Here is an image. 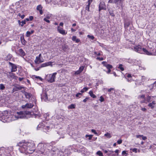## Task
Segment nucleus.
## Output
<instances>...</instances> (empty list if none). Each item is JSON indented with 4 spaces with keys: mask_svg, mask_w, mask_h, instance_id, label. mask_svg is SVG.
<instances>
[{
    "mask_svg": "<svg viewBox=\"0 0 156 156\" xmlns=\"http://www.w3.org/2000/svg\"><path fill=\"white\" fill-rule=\"evenodd\" d=\"M27 112H20L14 113L13 114L10 115L9 118L11 121H14L19 119H23L26 117L25 114H27Z\"/></svg>",
    "mask_w": 156,
    "mask_h": 156,
    "instance_id": "nucleus-1",
    "label": "nucleus"
},
{
    "mask_svg": "<svg viewBox=\"0 0 156 156\" xmlns=\"http://www.w3.org/2000/svg\"><path fill=\"white\" fill-rule=\"evenodd\" d=\"M27 142H25L24 141H22L19 142L17 143L16 146L19 147V149L21 153H31V152H30L27 150Z\"/></svg>",
    "mask_w": 156,
    "mask_h": 156,
    "instance_id": "nucleus-2",
    "label": "nucleus"
},
{
    "mask_svg": "<svg viewBox=\"0 0 156 156\" xmlns=\"http://www.w3.org/2000/svg\"><path fill=\"white\" fill-rule=\"evenodd\" d=\"M56 74V73H54L53 74L47 75L46 78L47 80L50 83H52L55 81Z\"/></svg>",
    "mask_w": 156,
    "mask_h": 156,
    "instance_id": "nucleus-3",
    "label": "nucleus"
},
{
    "mask_svg": "<svg viewBox=\"0 0 156 156\" xmlns=\"http://www.w3.org/2000/svg\"><path fill=\"white\" fill-rule=\"evenodd\" d=\"M27 147L28 151L32 153L35 150V145L34 142H27Z\"/></svg>",
    "mask_w": 156,
    "mask_h": 156,
    "instance_id": "nucleus-4",
    "label": "nucleus"
},
{
    "mask_svg": "<svg viewBox=\"0 0 156 156\" xmlns=\"http://www.w3.org/2000/svg\"><path fill=\"white\" fill-rule=\"evenodd\" d=\"M44 62V60L42 57L41 54H40L37 56H36L34 60L36 64H39Z\"/></svg>",
    "mask_w": 156,
    "mask_h": 156,
    "instance_id": "nucleus-5",
    "label": "nucleus"
},
{
    "mask_svg": "<svg viewBox=\"0 0 156 156\" xmlns=\"http://www.w3.org/2000/svg\"><path fill=\"white\" fill-rule=\"evenodd\" d=\"M47 146L46 144L43 143H40L38 145L37 148L41 153H44L45 151L44 147H46Z\"/></svg>",
    "mask_w": 156,
    "mask_h": 156,
    "instance_id": "nucleus-6",
    "label": "nucleus"
},
{
    "mask_svg": "<svg viewBox=\"0 0 156 156\" xmlns=\"http://www.w3.org/2000/svg\"><path fill=\"white\" fill-rule=\"evenodd\" d=\"M37 127L42 128L43 131L45 132L48 131L50 129V126H44L43 123L39 124L38 126Z\"/></svg>",
    "mask_w": 156,
    "mask_h": 156,
    "instance_id": "nucleus-7",
    "label": "nucleus"
},
{
    "mask_svg": "<svg viewBox=\"0 0 156 156\" xmlns=\"http://www.w3.org/2000/svg\"><path fill=\"white\" fill-rule=\"evenodd\" d=\"M8 151V150L7 149H6L5 150V149L3 148L2 149H0V156H10V154L9 153H7V154H5L4 151H5V153L7 152Z\"/></svg>",
    "mask_w": 156,
    "mask_h": 156,
    "instance_id": "nucleus-8",
    "label": "nucleus"
},
{
    "mask_svg": "<svg viewBox=\"0 0 156 156\" xmlns=\"http://www.w3.org/2000/svg\"><path fill=\"white\" fill-rule=\"evenodd\" d=\"M9 64L11 67V72H16L17 70L16 66L11 62H9Z\"/></svg>",
    "mask_w": 156,
    "mask_h": 156,
    "instance_id": "nucleus-9",
    "label": "nucleus"
},
{
    "mask_svg": "<svg viewBox=\"0 0 156 156\" xmlns=\"http://www.w3.org/2000/svg\"><path fill=\"white\" fill-rule=\"evenodd\" d=\"M102 9H106V5L104 2H101L99 4V11H100Z\"/></svg>",
    "mask_w": 156,
    "mask_h": 156,
    "instance_id": "nucleus-10",
    "label": "nucleus"
},
{
    "mask_svg": "<svg viewBox=\"0 0 156 156\" xmlns=\"http://www.w3.org/2000/svg\"><path fill=\"white\" fill-rule=\"evenodd\" d=\"M33 105L31 103H27L25 105H23L21 107L23 108H30L33 107Z\"/></svg>",
    "mask_w": 156,
    "mask_h": 156,
    "instance_id": "nucleus-11",
    "label": "nucleus"
},
{
    "mask_svg": "<svg viewBox=\"0 0 156 156\" xmlns=\"http://www.w3.org/2000/svg\"><path fill=\"white\" fill-rule=\"evenodd\" d=\"M58 32L60 34H66L67 33V32H65V30H63L62 28H60L59 27H58Z\"/></svg>",
    "mask_w": 156,
    "mask_h": 156,
    "instance_id": "nucleus-12",
    "label": "nucleus"
},
{
    "mask_svg": "<svg viewBox=\"0 0 156 156\" xmlns=\"http://www.w3.org/2000/svg\"><path fill=\"white\" fill-rule=\"evenodd\" d=\"M43 7L41 5H38L37 7V10L39 11L40 13V14L42 15L43 14V11L42 10Z\"/></svg>",
    "mask_w": 156,
    "mask_h": 156,
    "instance_id": "nucleus-13",
    "label": "nucleus"
},
{
    "mask_svg": "<svg viewBox=\"0 0 156 156\" xmlns=\"http://www.w3.org/2000/svg\"><path fill=\"white\" fill-rule=\"evenodd\" d=\"M51 63H52L50 62L43 63L41 65V66L40 67V68L45 67L51 65Z\"/></svg>",
    "mask_w": 156,
    "mask_h": 156,
    "instance_id": "nucleus-14",
    "label": "nucleus"
},
{
    "mask_svg": "<svg viewBox=\"0 0 156 156\" xmlns=\"http://www.w3.org/2000/svg\"><path fill=\"white\" fill-rule=\"evenodd\" d=\"M18 52L19 55L21 57H23L25 55V52L21 48H20Z\"/></svg>",
    "mask_w": 156,
    "mask_h": 156,
    "instance_id": "nucleus-15",
    "label": "nucleus"
},
{
    "mask_svg": "<svg viewBox=\"0 0 156 156\" xmlns=\"http://www.w3.org/2000/svg\"><path fill=\"white\" fill-rule=\"evenodd\" d=\"M24 94L26 98L27 99H30L32 96L31 94L27 92H25Z\"/></svg>",
    "mask_w": 156,
    "mask_h": 156,
    "instance_id": "nucleus-16",
    "label": "nucleus"
},
{
    "mask_svg": "<svg viewBox=\"0 0 156 156\" xmlns=\"http://www.w3.org/2000/svg\"><path fill=\"white\" fill-rule=\"evenodd\" d=\"M155 104V101H153L151 103H149L148 106L149 107H150L151 108L153 109L154 108Z\"/></svg>",
    "mask_w": 156,
    "mask_h": 156,
    "instance_id": "nucleus-17",
    "label": "nucleus"
},
{
    "mask_svg": "<svg viewBox=\"0 0 156 156\" xmlns=\"http://www.w3.org/2000/svg\"><path fill=\"white\" fill-rule=\"evenodd\" d=\"M10 76L12 78L14 79H16L17 77L15 75V74L14 73H12L11 72H9V73Z\"/></svg>",
    "mask_w": 156,
    "mask_h": 156,
    "instance_id": "nucleus-18",
    "label": "nucleus"
},
{
    "mask_svg": "<svg viewBox=\"0 0 156 156\" xmlns=\"http://www.w3.org/2000/svg\"><path fill=\"white\" fill-rule=\"evenodd\" d=\"M124 0H115V4L117 5H122Z\"/></svg>",
    "mask_w": 156,
    "mask_h": 156,
    "instance_id": "nucleus-19",
    "label": "nucleus"
},
{
    "mask_svg": "<svg viewBox=\"0 0 156 156\" xmlns=\"http://www.w3.org/2000/svg\"><path fill=\"white\" fill-rule=\"evenodd\" d=\"M57 150L58 151V150L56 148H53L50 151H48L52 155L54 154H55L56 152L57 151Z\"/></svg>",
    "mask_w": 156,
    "mask_h": 156,
    "instance_id": "nucleus-20",
    "label": "nucleus"
},
{
    "mask_svg": "<svg viewBox=\"0 0 156 156\" xmlns=\"http://www.w3.org/2000/svg\"><path fill=\"white\" fill-rule=\"evenodd\" d=\"M20 40L21 42L23 44L25 45L26 44V41L24 39V37L23 36L20 37Z\"/></svg>",
    "mask_w": 156,
    "mask_h": 156,
    "instance_id": "nucleus-21",
    "label": "nucleus"
},
{
    "mask_svg": "<svg viewBox=\"0 0 156 156\" xmlns=\"http://www.w3.org/2000/svg\"><path fill=\"white\" fill-rule=\"evenodd\" d=\"M89 94L90 96L93 98H95L96 97V96L93 94V92L92 91H90L89 92Z\"/></svg>",
    "mask_w": 156,
    "mask_h": 156,
    "instance_id": "nucleus-22",
    "label": "nucleus"
},
{
    "mask_svg": "<svg viewBox=\"0 0 156 156\" xmlns=\"http://www.w3.org/2000/svg\"><path fill=\"white\" fill-rule=\"evenodd\" d=\"M104 136L108 138H110L112 137L110 134L108 133H106L105 134Z\"/></svg>",
    "mask_w": 156,
    "mask_h": 156,
    "instance_id": "nucleus-23",
    "label": "nucleus"
},
{
    "mask_svg": "<svg viewBox=\"0 0 156 156\" xmlns=\"http://www.w3.org/2000/svg\"><path fill=\"white\" fill-rule=\"evenodd\" d=\"M5 85L3 84H0V90H3L5 89Z\"/></svg>",
    "mask_w": 156,
    "mask_h": 156,
    "instance_id": "nucleus-24",
    "label": "nucleus"
},
{
    "mask_svg": "<svg viewBox=\"0 0 156 156\" xmlns=\"http://www.w3.org/2000/svg\"><path fill=\"white\" fill-rule=\"evenodd\" d=\"M118 68L122 71H123L124 70V68L123 67V65L122 64H120Z\"/></svg>",
    "mask_w": 156,
    "mask_h": 156,
    "instance_id": "nucleus-25",
    "label": "nucleus"
},
{
    "mask_svg": "<svg viewBox=\"0 0 156 156\" xmlns=\"http://www.w3.org/2000/svg\"><path fill=\"white\" fill-rule=\"evenodd\" d=\"M75 108V105L74 104H72L68 107L69 109H73Z\"/></svg>",
    "mask_w": 156,
    "mask_h": 156,
    "instance_id": "nucleus-26",
    "label": "nucleus"
},
{
    "mask_svg": "<svg viewBox=\"0 0 156 156\" xmlns=\"http://www.w3.org/2000/svg\"><path fill=\"white\" fill-rule=\"evenodd\" d=\"M45 98V99H47L48 96L46 94V93H44L43 95H42L41 96V98Z\"/></svg>",
    "mask_w": 156,
    "mask_h": 156,
    "instance_id": "nucleus-27",
    "label": "nucleus"
},
{
    "mask_svg": "<svg viewBox=\"0 0 156 156\" xmlns=\"http://www.w3.org/2000/svg\"><path fill=\"white\" fill-rule=\"evenodd\" d=\"M106 68L108 69H111L112 68V65L110 64H108L106 66Z\"/></svg>",
    "mask_w": 156,
    "mask_h": 156,
    "instance_id": "nucleus-28",
    "label": "nucleus"
},
{
    "mask_svg": "<svg viewBox=\"0 0 156 156\" xmlns=\"http://www.w3.org/2000/svg\"><path fill=\"white\" fill-rule=\"evenodd\" d=\"M97 154L99 155V156H102L103 155V153L101 151H98L96 153Z\"/></svg>",
    "mask_w": 156,
    "mask_h": 156,
    "instance_id": "nucleus-29",
    "label": "nucleus"
},
{
    "mask_svg": "<svg viewBox=\"0 0 156 156\" xmlns=\"http://www.w3.org/2000/svg\"><path fill=\"white\" fill-rule=\"evenodd\" d=\"M87 37L91 39V40H93L94 38V37L93 35H88L87 36Z\"/></svg>",
    "mask_w": 156,
    "mask_h": 156,
    "instance_id": "nucleus-30",
    "label": "nucleus"
},
{
    "mask_svg": "<svg viewBox=\"0 0 156 156\" xmlns=\"http://www.w3.org/2000/svg\"><path fill=\"white\" fill-rule=\"evenodd\" d=\"M31 34L30 32V31H27L26 32V36L27 37H29L30 36V35H31Z\"/></svg>",
    "mask_w": 156,
    "mask_h": 156,
    "instance_id": "nucleus-31",
    "label": "nucleus"
},
{
    "mask_svg": "<svg viewBox=\"0 0 156 156\" xmlns=\"http://www.w3.org/2000/svg\"><path fill=\"white\" fill-rule=\"evenodd\" d=\"M128 154L126 153L125 151H122V155L123 156H126Z\"/></svg>",
    "mask_w": 156,
    "mask_h": 156,
    "instance_id": "nucleus-32",
    "label": "nucleus"
},
{
    "mask_svg": "<svg viewBox=\"0 0 156 156\" xmlns=\"http://www.w3.org/2000/svg\"><path fill=\"white\" fill-rule=\"evenodd\" d=\"M90 5H89L88 4L87 5L86 7V10H87L88 11H89V8H90Z\"/></svg>",
    "mask_w": 156,
    "mask_h": 156,
    "instance_id": "nucleus-33",
    "label": "nucleus"
},
{
    "mask_svg": "<svg viewBox=\"0 0 156 156\" xmlns=\"http://www.w3.org/2000/svg\"><path fill=\"white\" fill-rule=\"evenodd\" d=\"M84 66H81L80 67L79 70L80 71L81 73L83 71V69H84Z\"/></svg>",
    "mask_w": 156,
    "mask_h": 156,
    "instance_id": "nucleus-34",
    "label": "nucleus"
},
{
    "mask_svg": "<svg viewBox=\"0 0 156 156\" xmlns=\"http://www.w3.org/2000/svg\"><path fill=\"white\" fill-rule=\"evenodd\" d=\"M92 136H93V135H86V137H89L88 139L89 140H90L91 139Z\"/></svg>",
    "mask_w": 156,
    "mask_h": 156,
    "instance_id": "nucleus-35",
    "label": "nucleus"
},
{
    "mask_svg": "<svg viewBox=\"0 0 156 156\" xmlns=\"http://www.w3.org/2000/svg\"><path fill=\"white\" fill-rule=\"evenodd\" d=\"M94 54L96 55L97 56H100L101 55V53L100 52H94Z\"/></svg>",
    "mask_w": 156,
    "mask_h": 156,
    "instance_id": "nucleus-36",
    "label": "nucleus"
},
{
    "mask_svg": "<svg viewBox=\"0 0 156 156\" xmlns=\"http://www.w3.org/2000/svg\"><path fill=\"white\" fill-rule=\"evenodd\" d=\"M82 95V93H78L76 94V97H78L79 98H80L79 96Z\"/></svg>",
    "mask_w": 156,
    "mask_h": 156,
    "instance_id": "nucleus-37",
    "label": "nucleus"
},
{
    "mask_svg": "<svg viewBox=\"0 0 156 156\" xmlns=\"http://www.w3.org/2000/svg\"><path fill=\"white\" fill-rule=\"evenodd\" d=\"M99 100L101 102H103L104 101V99L102 96H101Z\"/></svg>",
    "mask_w": 156,
    "mask_h": 156,
    "instance_id": "nucleus-38",
    "label": "nucleus"
},
{
    "mask_svg": "<svg viewBox=\"0 0 156 156\" xmlns=\"http://www.w3.org/2000/svg\"><path fill=\"white\" fill-rule=\"evenodd\" d=\"M80 73H81V72H80L79 70H77L76 71L75 73V75H78L80 74Z\"/></svg>",
    "mask_w": 156,
    "mask_h": 156,
    "instance_id": "nucleus-39",
    "label": "nucleus"
},
{
    "mask_svg": "<svg viewBox=\"0 0 156 156\" xmlns=\"http://www.w3.org/2000/svg\"><path fill=\"white\" fill-rule=\"evenodd\" d=\"M102 64L105 66L106 67L107 64L106 62L103 61L102 62Z\"/></svg>",
    "mask_w": 156,
    "mask_h": 156,
    "instance_id": "nucleus-40",
    "label": "nucleus"
},
{
    "mask_svg": "<svg viewBox=\"0 0 156 156\" xmlns=\"http://www.w3.org/2000/svg\"><path fill=\"white\" fill-rule=\"evenodd\" d=\"M26 20H24L21 22L22 24H21V26H23L24 24H26Z\"/></svg>",
    "mask_w": 156,
    "mask_h": 156,
    "instance_id": "nucleus-41",
    "label": "nucleus"
},
{
    "mask_svg": "<svg viewBox=\"0 0 156 156\" xmlns=\"http://www.w3.org/2000/svg\"><path fill=\"white\" fill-rule=\"evenodd\" d=\"M146 80V78L145 77V76H142V78H141V80L142 82L144 81L145 80Z\"/></svg>",
    "mask_w": 156,
    "mask_h": 156,
    "instance_id": "nucleus-42",
    "label": "nucleus"
},
{
    "mask_svg": "<svg viewBox=\"0 0 156 156\" xmlns=\"http://www.w3.org/2000/svg\"><path fill=\"white\" fill-rule=\"evenodd\" d=\"M151 98L149 96H147V99H146L147 101L148 102H150L151 101H150Z\"/></svg>",
    "mask_w": 156,
    "mask_h": 156,
    "instance_id": "nucleus-43",
    "label": "nucleus"
},
{
    "mask_svg": "<svg viewBox=\"0 0 156 156\" xmlns=\"http://www.w3.org/2000/svg\"><path fill=\"white\" fill-rule=\"evenodd\" d=\"M96 59L99 61H102L104 60V58L102 57H97Z\"/></svg>",
    "mask_w": 156,
    "mask_h": 156,
    "instance_id": "nucleus-44",
    "label": "nucleus"
},
{
    "mask_svg": "<svg viewBox=\"0 0 156 156\" xmlns=\"http://www.w3.org/2000/svg\"><path fill=\"white\" fill-rule=\"evenodd\" d=\"M130 25L129 22H126L125 23V26L126 27H128Z\"/></svg>",
    "mask_w": 156,
    "mask_h": 156,
    "instance_id": "nucleus-45",
    "label": "nucleus"
},
{
    "mask_svg": "<svg viewBox=\"0 0 156 156\" xmlns=\"http://www.w3.org/2000/svg\"><path fill=\"white\" fill-rule=\"evenodd\" d=\"M126 77L128 78H131L132 77V76L131 74H126Z\"/></svg>",
    "mask_w": 156,
    "mask_h": 156,
    "instance_id": "nucleus-46",
    "label": "nucleus"
},
{
    "mask_svg": "<svg viewBox=\"0 0 156 156\" xmlns=\"http://www.w3.org/2000/svg\"><path fill=\"white\" fill-rule=\"evenodd\" d=\"M115 0H109V2L110 3H115Z\"/></svg>",
    "mask_w": 156,
    "mask_h": 156,
    "instance_id": "nucleus-47",
    "label": "nucleus"
},
{
    "mask_svg": "<svg viewBox=\"0 0 156 156\" xmlns=\"http://www.w3.org/2000/svg\"><path fill=\"white\" fill-rule=\"evenodd\" d=\"M122 140L119 139L117 141V142L118 144H120L122 143Z\"/></svg>",
    "mask_w": 156,
    "mask_h": 156,
    "instance_id": "nucleus-48",
    "label": "nucleus"
},
{
    "mask_svg": "<svg viewBox=\"0 0 156 156\" xmlns=\"http://www.w3.org/2000/svg\"><path fill=\"white\" fill-rule=\"evenodd\" d=\"M125 78L127 80V81L129 82H130L132 81V78H127L126 77H125Z\"/></svg>",
    "mask_w": 156,
    "mask_h": 156,
    "instance_id": "nucleus-49",
    "label": "nucleus"
},
{
    "mask_svg": "<svg viewBox=\"0 0 156 156\" xmlns=\"http://www.w3.org/2000/svg\"><path fill=\"white\" fill-rule=\"evenodd\" d=\"M132 150L133 152H134L135 153H136L137 149L136 148H134Z\"/></svg>",
    "mask_w": 156,
    "mask_h": 156,
    "instance_id": "nucleus-50",
    "label": "nucleus"
},
{
    "mask_svg": "<svg viewBox=\"0 0 156 156\" xmlns=\"http://www.w3.org/2000/svg\"><path fill=\"white\" fill-rule=\"evenodd\" d=\"M76 39V36H73L72 38L73 41H75Z\"/></svg>",
    "mask_w": 156,
    "mask_h": 156,
    "instance_id": "nucleus-51",
    "label": "nucleus"
},
{
    "mask_svg": "<svg viewBox=\"0 0 156 156\" xmlns=\"http://www.w3.org/2000/svg\"><path fill=\"white\" fill-rule=\"evenodd\" d=\"M141 136L142 139L144 140H146L147 139L146 136H144L143 135H141Z\"/></svg>",
    "mask_w": 156,
    "mask_h": 156,
    "instance_id": "nucleus-52",
    "label": "nucleus"
},
{
    "mask_svg": "<svg viewBox=\"0 0 156 156\" xmlns=\"http://www.w3.org/2000/svg\"><path fill=\"white\" fill-rule=\"evenodd\" d=\"M44 21H46V22L48 23H50V21L48 20V19H47L46 18H44Z\"/></svg>",
    "mask_w": 156,
    "mask_h": 156,
    "instance_id": "nucleus-53",
    "label": "nucleus"
},
{
    "mask_svg": "<svg viewBox=\"0 0 156 156\" xmlns=\"http://www.w3.org/2000/svg\"><path fill=\"white\" fill-rule=\"evenodd\" d=\"M91 132H92V133H94L96 135H97V133L96 132L95 130L94 129H92L91 130Z\"/></svg>",
    "mask_w": 156,
    "mask_h": 156,
    "instance_id": "nucleus-54",
    "label": "nucleus"
},
{
    "mask_svg": "<svg viewBox=\"0 0 156 156\" xmlns=\"http://www.w3.org/2000/svg\"><path fill=\"white\" fill-rule=\"evenodd\" d=\"M138 98H144L145 95H142L141 96H139Z\"/></svg>",
    "mask_w": 156,
    "mask_h": 156,
    "instance_id": "nucleus-55",
    "label": "nucleus"
},
{
    "mask_svg": "<svg viewBox=\"0 0 156 156\" xmlns=\"http://www.w3.org/2000/svg\"><path fill=\"white\" fill-rule=\"evenodd\" d=\"M89 99V98L86 97L85 99L83 100V102H86Z\"/></svg>",
    "mask_w": 156,
    "mask_h": 156,
    "instance_id": "nucleus-56",
    "label": "nucleus"
},
{
    "mask_svg": "<svg viewBox=\"0 0 156 156\" xmlns=\"http://www.w3.org/2000/svg\"><path fill=\"white\" fill-rule=\"evenodd\" d=\"M114 90V88H111L108 90V91L110 92L112 90Z\"/></svg>",
    "mask_w": 156,
    "mask_h": 156,
    "instance_id": "nucleus-57",
    "label": "nucleus"
},
{
    "mask_svg": "<svg viewBox=\"0 0 156 156\" xmlns=\"http://www.w3.org/2000/svg\"><path fill=\"white\" fill-rule=\"evenodd\" d=\"M29 20H30L31 21L33 19V16H30L29 17Z\"/></svg>",
    "mask_w": 156,
    "mask_h": 156,
    "instance_id": "nucleus-58",
    "label": "nucleus"
},
{
    "mask_svg": "<svg viewBox=\"0 0 156 156\" xmlns=\"http://www.w3.org/2000/svg\"><path fill=\"white\" fill-rule=\"evenodd\" d=\"M93 0H88V4L90 5L91 3L92 2Z\"/></svg>",
    "mask_w": 156,
    "mask_h": 156,
    "instance_id": "nucleus-59",
    "label": "nucleus"
},
{
    "mask_svg": "<svg viewBox=\"0 0 156 156\" xmlns=\"http://www.w3.org/2000/svg\"><path fill=\"white\" fill-rule=\"evenodd\" d=\"M136 137L137 138H140L141 137H142L141 135H137L136 136Z\"/></svg>",
    "mask_w": 156,
    "mask_h": 156,
    "instance_id": "nucleus-60",
    "label": "nucleus"
},
{
    "mask_svg": "<svg viewBox=\"0 0 156 156\" xmlns=\"http://www.w3.org/2000/svg\"><path fill=\"white\" fill-rule=\"evenodd\" d=\"M83 89V90H84V91H87V90H88V88H87V87H84Z\"/></svg>",
    "mask_w": 156,
    "mask_h": 156,
    "instance_id": "nucleus-61",
    "label": "nucleus"
},
{
    "mask_svg": "<svg viewBox=\"0 0 156 156\" xmlns=\"http://www.w3.org/2000/svg\"><path fill=\"white\" fill-rule=\"evenodd\" d=\"M75 41L76 43H78L80 41V40L79 39H76Z\"/></svg>",
    "mask_w": 156,
    "mask_h": 156,
    "instance_id": "nucleus-62",
    "label": "nucleus"
},
{
    "mask_svg": "<svg viewBox=\"0 0 156 156\" xmlns=\"http://www.w3.org/2000/svg\"><path fill=\"white\" fill-rule=\"evenodd\" d=\"M36 78L37 79H39L40 80H42V78L39 76H36Z\"/></svg>",
    "mask_w": 156,
    "mask_h": 156,
    "instance_id": "nucleus-63",
    "label": "nucleus"
},
{
    "mask_svg": "<svg viewBox=\"0 0 156 156\" xmlns=\"http://www.w3.org/2000/svg\"><path fill=\"white\" fill-rule=\"evenodd\" d=\"M141 110L143 111H145L146 110V108H141Z\"/></svg>",
    "mask_w": 156,
    "mask_h": 156,
    "instance_id": "nucleus-64",
    "label": "nucleus"
}]
</instances>
